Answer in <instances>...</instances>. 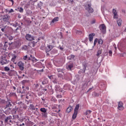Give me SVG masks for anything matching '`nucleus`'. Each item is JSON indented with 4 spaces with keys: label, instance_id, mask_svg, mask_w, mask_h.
<instances>
[{
    "label": "nucleus",
    "instance_id": "obj_17",
    "mask_svg": "<svg viewBox=\"0 0 126 126\" xmlns=\"http://www.w3.org/2000/svg\"><path fill=\"white\" fill-rule=\"evenodd\" d=\"M14 45L16 48H19L21 46V43H19V42H16L14 43Z\"/></svg>",
    "mask_w": 126,
    "mask_h": 126
},
{
    "label": "nucleus",
    "instance_id": "obj_49",
    "mask_svg": "<svg viewBox=\"0 0 126 126\" xmlns=\"http://www.w3.org/2000/svg\"><path fill=\"white\" fill-rule=\"evenodd\" d=\"M95 22H96V20H93L91 21V24H94V23H95Z\"/></svg>",
    "mask_w": 126,
    "mask_h": 126
},
{
    "label": "nucleus",
    "instance_id": "obj_8",
    "mask_svg": "<svg viewBox=\"0 0 126 126\" xmlns=\"http://www.w3.org/2000/svg\"><path fill=\"white\" fill-rule=\"evenodd\" d=\"M0 63H1L2 65H3V64H6V63H7V59H6V57H1Z\"/></svg>",
    "mask_w": 126,
    "mask_h": 126
},
{
    "label": "nucleus",
    "instance_id": "obj_11",
    "mask_svg": "<svg viewBox=\"0 0 126 126\" xmlns=\"http://www.w3.org/2000/svg\"><path fill=\"white\" fill-rule=\"evenodd\" d=\"M6 107H5V109H6V108H9L10 107H12V104H11V100H8L6 102Z\"/></svg>",
    "mask_w": 126,
    "mask_h": 126
},
{
    "label": "nucleus",
    "instance_id": "obj_10",
    "mask_svg": "<svg viewBox=\"0 0 126 126\" xmlns=\"http://www.w3.org/2000/svg\"><path fill=\"white\" fill-rule=\"evenodd\" d=\"M53 48L54 46L53 45L47 46L45 49L46 53H49V52H50V51H51Z\"/></svg>",
    "mask_w": 126,
    "mask_h": 126
},
{
    "label": "nucleus",
    "instance_id": "obj_54",
    "mask_svg": "<svg viewBox=\"0 0 126 126\" xmlns=\"http://www.w3.org/2000/svg\"><path fill=\"white\" fill-rule=\"evenodd\" d=\"M29 5H30V4L29 3H27L25 7H26V8H28V7H29Z\"/></svg>",
    "mask_w": 126,
    "mask_h": 126
},
{
    "label": "nucleus",
    "instance_id": "obj_51",
    "mask_svg": "<svg viewBox=\"0 0 126 126\" xmlns=\"http://www.w3.org/2000/svg\"><path fill=\"white\" fill-rule=\"evenodd\" d=\"M113 47L115 48V52H116L117 51V46L116 45V44H114Z\"/></svg>",
    "mask_w": 126,
    "mask_h": 126
},
{
    "label": "nucleus",
    "instance_id": "obj_52",
    "mask_svg": "<svg viewBox=\"0 0 126 126\" xmlns=\"http://www.w3.org/2000/svg\"><path fill=\"white\" fill-rule=\"evenodd\" d=\"M25 87L24 86L22 87L23 92L22 93H25V90L24 89Z\"/></svg>",
    "mask_w": 126,
    "mask_h": 126
},
{
    "label": "nucleus",
    "instance_id": "obj_15",
    "mask_svg": "<svg viewBox=\"0 0 126 126\" xmlns=\"http://www.w3.org/2000/svg\"><path fill=\"white\" fill-rule=\"evenodd\" d=\"M11 119H12V117H11V116L7 117L4 120L5 124H7V123H8V121H9V120H11Z\"/></svg>",
    "mask_w": 126,
    "mask_h": 126
},
{
    "label": "nucleus",
    "instance_id": "obj_12",
    "mask_svg": "<svg viewBox=\"0 0 126 126\" xmlns=\"http://www.w3.org/2000/svg\"><path fill=\"white\" fill-rule=\"evenodd\" d=\"M66 68L68 70H72V68H73V63H71L68 64Z\"/></svg>",
    "mask_w": 126,
    "mask_h": 126
},
{
    "label": "nucleus",
    "instance_id": "obj_31",
    "mask_svg": "<svg viewBox=\"0 0 126 126\" xmlns=\"http://www.w3.org/2000/svg\"><path fill=\"white\" fill-rule=\"evenodd\" d=\"M46 125V123H45V122H40L39 123V126H44Z\"/></svg>",
    "mask_w": 126,
    "mask_h": 126
},
{
    "label": "nucleus",
    "instance_id": "obj_44",
    "mask_svg": "<svg viewBox=\"0 0 126 126\" xmlns=\"http://www.w3.org/2000/svg\"><path fill=\"white\" fill-rule=\"evenodd\" d=\"M98 42V39L95 38L94 41V46L97 44V42Z\"/></svg>",
    "mask_w": 126,
    "mask_h": 126
},
{
    "label": "nucleus",
    "instance_id": "obj_16",
    "mask_svg": "<svg viewBox=\"0 0 126 126\" xmlns=\"http://www.w3.org/2000/svg\"><path fill=\"white\" fill-rule=\"evenodd\" d=\"M37 106H38V105H36L35 106L33 104H30V110H32V111H35V110H36V107H37Z\"/></svg>",
    "mask_w": 126,
    "mask_h": 126
},
{
    "label": "nucleus",
    "instance_id": "obj_9",
    "mask_svg": "<svg viewBox=\"0 0 126 126\" xmlns=\"http://www.w3.org/2000/svg\"><path fill=\"white\" fill-rule=\"evenodd\" d=\"M2 20L4 22H9V16L7 15H4L3 16Z\"/></svg>",
    "mask_w": 126,
    "mask_h": 126
},
{
    "label": "nucleus",
    "instance_id": "obj_33",
    "mask_svg": "<svg viewBox=\"0 0 126 126\" xmlns=\"http://www.w3.org/2000/svg\"><path fill=\"white\" fill-rule=\"evenodd\" d=\"M16 56L14 55L11 59L12 62H13V63H14L15 62V59H16Z\"/></svg>",
    "mask_w": 126,
    "mask_h": 126
},
{
    "label": "nucleus",
    "instance_id": "obj_22",
    "mask_svg": "<svg viewBox=\"0 0 126 126\" xmlns=\"http://www.w3.org/2000/svg\"><path fill=\"white\" fill-rule=\"evenodd\" d=\"M77 113L78 112H75L74 111V113H73V114L72 115V119H73V120H75V119H76V117L77 116Z\"/></svg>",
    "mask_w": 126,
    "mask_h": 126
},
{
    "label": "nucleus",
    "instance_id": "obj_2",
    "mask_svg": "<svg viewBox=\"0 0 126 126\" xmlns=\"http://www.w3.org/2000/svg\"><path fill=\"white\" fill-rule=\"evenodd\" d=\"M118 48L121 49L122 51H125L126 49V43L125 39H122V41H120L118 44Z\"/></svg>",
    "mask_w": 126,
    "mask_h": 126
},
{
    "label": "nucleus",
    "instance_id": "obj_1",
    "mask_svg": "<svg viewBox=\"0 0 126 126\" xmlns=\"http://www.w3.org/2000/svg\"><path fill=\"white\" fill-rule=\"evenodd\" d=\"M23 59L25 61H26V60H28V61H32V63L37 62V59H36L35 57H33L32 54H28L26 56L24 57Z\"/></svg>",
    "mask_w": 126,
    "mask_h": 126
},
{
    "label": "nucleus",
    "instance_id": "obj_58",
    "mask_svg": "<svg viewBox=\"0 0 126 126\" xmlns=\"http://www.w3.org/2000/svg\"><path fill=\"white\" fill-rule=\"evenodd\" d=\"M9 0L10 1H11L12 4H13V3H14V1H13V0Z\"/></svg>",
    "mask_w": 126,
    "mask_h": 126
},
{
    "label": "nucleus",
    "instance_id": "obj_40",
    "mask_svg": "<svg viewBox=\"0 0 126 126\" xmlns=\"http://www.w3.org/2000/svg\"><path fill=\"white\" fill-rule=\"evenodd\" d=\"M28 82H29V81L27 80H24L23 81H22V83L23 84H25V83H28Z\"/></svg>",
    "mask_w": 126,
    "mask_h": 126
},
{
    "label": "nucleus",
    "instance_id": "obj_37",
    "mask_svg": "<svg viewBox=\"0 0 126 126\" xmlns=\"http://www.w3.org/2000/svg\"><path fill=\"white\" fill-rule=\"evenodd\" d=\"M26 103L28 105H29V104L32 103V100H26Z\"/></svg>",
    "mask_w": 126,
    "mask_h": 126
},
{
    "label": "nucleus",
    "instance_id": "obj_43",
    "mask_svg": "<svg viewBox=\"0 0 126 126\" xmlns=\"http://www.w3.org/2000/svg\"><path fill=\"white\" fill-rule=\"evenodd\" d=\"M42 115L43 117H44V118H47V112L42 113Z\"/></svg>",
    "mask_w": 126,
    "mask_h": 126
},
{
    "label": "nucleus",
    "instance_id": "obj_14",
    "mask_svg": "<svg viewBox=\"0 0 126 126\" xmlns=\"http://www.w3.org/2000/svg\"><path fill=\"white\" fill-rule=\"evenodd\" d=\"M112 12L114 14L113 18H115V19L118 18V13L117 12V10H116V9H113Z\"/></svg>",
    "mask_w": 126,
    "mask_h": 126
},
{
    "label": "nucleus",
    "instance_id": "obj_13",
    "mask_svg": "<svg viewBox=\"0 0 126 126\" xmlns=\"http://www.w3.org/2000/svg\"><path fill=\"white\" fill-rule=\"evenodd\" d=\"M95 36V33H91L89 35V39L90 42H92L93 41V38Z\"/></svg>",
    "mask_w": 126,
    "mask_h": 126
},
{
    "label": "nucleus",
    "instance_id": "obj_6",
    "mask_svg": "<svg viewBox=\"0 0 126 126\" xmlns=\"http://www.w3.org/2000/svg\"><path fill=\"white\" fill-rule=\"evenodd\" d=\"M18 66L19 67V69L22 71L24 70V63L20 61L18 63Z\"/></svg>",
    "mask_w": 126,
    "mask_h": 126
},
{
    "label": "nucleus",
    "instance_id": "obj_57",
    "mask_svg": "<svg viewBox=\"0 0 126 126\" xmlns=\"http://www.w3.org/2000/svg\"><path fill=\"white\" fill-rule=\"evenodd\" d=\"M53 83H56L57 84V83H58V82H57V80H54L53 81Z\"/></svg>",
    "mask_w": 126,
    "mask_h": 126
},
{
    "label": "nucleus",
    "instance_id": "obj_3",
    "mask_svg": "<svg viewBox=\"0 0 126 126\" xmlns=\"http://www.w3.org/2000/svg\"><path fill=\"white\" fill-rule=\"evenodd\" d=\"M85 8L89 13H93L94 12V9L91 7V3L86 4L85 6Z\"/></svg>",
    "mask_w": 126,
    "mask_h": 126
},
{
    "label": "nucleus",
    "instance_id": "obj_36",
    "mask_svg": "<svg viewBox=\"0 0 126 126\" xmlns=\"http://www.w3.org/2000/svg\"><path fill=\"white\" fill-rule=\"evenodd\" d=\"M34 115L36 116H39V111L38 110H35L33 113Z\"/></svg>",
    "mask_w": 126,
    "mask_h": 126
},
{
    "label": "nucleus",
    "instance_id": "obj_28",
    "mask_svg": "<svg viewBox=\"0 0 126 126\" xmlns=\"http://www.w3.org/2000/svg\"><path fill=\"white\" fill-rule=\"evenodd\" d=\"M16 119H19V116L18 115H13V120H16Z\"/></svg>",
    "mask_w": 126,
    "mask_h": 126
},
{
    "label": "nucleus",
    "instance_id": "obj_27",
    "mask_svg": "<svg viewBox=\"0 0 126 126\" xmlns=\"http://www.w3.org/2000/svg\"><path fill=\"white\" fill-rule=\"evenodd\" d=\"M101 54H102V50H99L97 51V53L96 54V56L99 58V57L100 56V55H101Z\"/></svg>",
    "mask_w": 126,
    "mask_h": 126
},
{
    "label": "nucleus",
    "instance_id": "obj_5",
    "mask_svg": "<svg viewBox=\"0 0 126 126\" xmlns=\"http://www.w3.org/2000/svg\"><path fill=\"white\" fill-rule=\"evenodd\" d=\"M25 38L27 41H33V40H34V36L29 33H28L26 35Z\"/></svg>",
    "mask_w": 126,
    "mask_h": 126
},
{
    "label": "nucleus",
    "instance_id": "obj_20",
    "mask_svg": "<svg viewBox=\"0 0 126 126\" xmlns=\"http://www.w3.org/2000/svg\"><path fill=\"white\" fill-rule=\"evenodd\" d=\"M35 44H36V42L34 41H32L29 43L28 46H30L31 47H35Z\"/></svg>",
    "mask_w": 126,
    "mask_h": 126
},
{
    "label": "nucleus",
    "instance_id": "obj_19",
    "mask_svg": "<svg viewBox=\"0 0 126 126\" xmlns=\"http://www.w3.org/2000/svg\"><path fill=\"white\" fill-rule=\"evenodd\" d=\"M57 21H59V17H56L54 18L51 21V23H55V22H57Z\"/></svg>",
    "mask_w": 126,
    "mask_h": 126
},
{
    "label": "nucleus",
    "instance_id": "obj_46",
    "mask_svg": "<svg viewBox=\"0 0 126 126\" xmlns=\"http://www.w3.org/2000/svg\"><path fill=\"white\" fill-rule=\"evenodd\" d=\"M19 12H23V8L20 7L19 9Z\"/></svg>",
    "mask_w": 126,
    "mask_h": 126
},
{
    "label": "nucleus",
    "instance_id": "obj_45",
    "mask_svg": "<svg viewBox=\"0 0 126 126\" xmlns=\"http://www.w3.org/2000/svg\"><path fill=\"white\" fill-rule=\"evenodd\" d=\"M70 57V58H69V60H71V59H74V58H75V56L72 55H71Z\"/></svg>",
    "mask_w": 126,
    "mask_h": 126
},
{
    "label": "nucleus",
    "instance_id": "obj_26",
    "mask_svg": "<svg viewBox=\"0 0 126 126\" xmlns=\"http://www.w3.org/2000/svg\"><path fill=\"white\" fill-rule=\"evenodd\" d=\"M28 49H29V47L27 45H24L22 47V50H24V51H27Z\"/></svg>",
    "mask_w": 126,
    "mask_h": 126
},
{
    "label": "nucleus",
    "instance_id": "obj_7",
    "mask_svg": "<svg viewBox=\"0 0 126 126\" xmlns=\"http://www.w3.org/2000/svg\"><path fill=\"white\" fill-rule=\"evenodd\" d=\"M118 109L119 110V111H123V110L125 109V107H124V103H123L122 101L119 102Z\"/></svg>",
    "mask_w": 126,
    "mask_h": 126
},
{
    "label": "nucleus",
    "instance_id": "obj_32",
    "mask_svg": "<svg viewBox=\"0 0 126 126\" xmlns=\"http://www.w3.org/2000/svg\"><path fill=\"white\" fill-rule=\"evenodd\" d=\"M4 69L5 71H9L10 70V69L8 66L4 67Z\"/></svg>",
    "mask_w": 126,
    "mask_h": 126
},
{
    "label": "nucleus",
    "instance_id": "obj_23",
    "mask_svg": "<svg viewBox=\"0 0 126 126\" xmlns=\"http://www.w3.org/2000/svg\"><path fill=\"white\" fill-rule=\"evenodd\" d=\"M40 111L42 113H47V109H46L45 108H40Z\"/></svg>",
    "mask_w": 126,
    "mask_h": 126
},
{
    "label": "nucleus",
    "instance_id": "obj_21",
    "mask_svg": "<svg viewBox=\"0 0 126 126\" xmlns=\"http://www.w3.org/2000/svg\"><path fill=\"white\" fill-rule=\"evenodd\" d=\"M79 109V104H77L76 105V107L74 109V112L76 113H78V110Z\"/></svg>",
    "mask_w": 126,
    "mask_h": 126
},
{
    "label": "nucleus",
    "instance_id": "obj_24",
    "mask_svg": "<svg viewBox=\"0 0 126 126\" xmlns=\"http://www.w3.org/2000/svg\"><path fill=\"white\" fill-rule=\"evenodd\" d=\"M71 111H72V107H69L67 108L66 111L67 112V113H70V112H71Z\"/></svg>",
    "mask_w": 126,
    "mask_h": 126
},
{
    "label": "nucleus",
    "instance_id": "obj_18",
    "mask_svg": "<svg viewBox=\"0 0 126 126\" xmlns=\"http://www.w3.org/2000/svg\"><path fill=\"white\" fill-rule=\"evenodd\" d=\"M34 89L35 91H39L40 90L39 89V84H34Z\"/></svg>",
    "mask_w": 126,
    "mask_h": 126
},
{
    "label": "nucleus",
    "instance_id": "obj_62",
    "mask_svg": "<svg viewBox=\"0 0 126 126\" xmlns=\"http://www.w3.org/2000/svg\"><path fill=\"white\" fill-rule=\"evenodd\" d=\"M48 77H49V78L50 79H52V78L53 77V76H48Z\"/></svg>",
    "mask_w": 126,
    "mask_h": 126
},
{
    "label": "nucleus",
    "instance_id": "obj_41",
    "mask_svg": "<svg viewBox=\"0 0 126 126\" xmlns=\"http://www.w3.org/2000/svg\"><path fill=\"white\" fill-rule=\"evenodd\" d=\"M56 90L57 91H59V90H61V88L59 86H56Z\"/></svg>",
    "mask_w": 126,
    "mask_h": 126
},
{
    "label": "nucleus",
    "instance_id": "obj_63",
    "mask_svg": "<svg viewBox=\"0 0 126 126\" xmlns=\"http://www.w3.org/2000/svg\"><path fill=\"white\" fill-rule=\"evenodd\" d=\"M1 30L2 32H4V28L1 29Z\"/></svg>",
    "mask_w": 126,
    "mask_h": 126
},
{
    "label": "nucleus",
    "instance_id": "obj_60",
    "mask_svg": "<svg viewBox=\"0 0 126 126\" xmlns=\"http://www.w3.org/2000/svg\"><path fill=\"white\" fill-rule=\"evenodd\" d=\"M59 49H60V50H61V51H63V47H60Z\"/></svg>",
    "mask_w": 126,
    "mask_h": 126
},
{
    "label": "nucleus",
    "instance_id": "obj_42",
    "mask_svg": "<svg viewBox=\"0 0 126 126\" xmlns=\"http://www.w3.org/2000/svg\"><path fill=\"white\" fill-rule=\"evenodd\" d=\"M94 95L95 97H99V94H97V93H94Z\"/></svg>",
    "mask_w": 126,
    "mask_h": 126
},
{
    "label": "nucleus",
    "instance_id": "obj_64",
    "mask_svg": "<svg viewBox=\"0 0 126 126\" xmlns=\"http://www.w3.org/2000/svg\"><path fill=\"white\" fill-rule=\"evenodd\" d=\"M59 77H63V75L60 74L58 75Z\"/></svg>",
    "mask_w": 126,
    "mask_h": 126
},
{
    "label": "nucleus",
    "instance_id": "obj_59",
    "mask_svg": "<svg viewBox=\"0 0 126 126\" xmlns=\"http://www.w3.org/2000/svg\"><path fill=\"white\" fill-rule=\"evenodd\" d=\"M13 9H11L9 11V12H13Z\"/></svg>",
    "mask_w": 126,
    "mask_h": 126
},
{
    "label": "nucleus",
    "instance_id": "obj_50",
    "mask_svg": "<svg viewBox=\"0 0 126 126\" xmlns=\"http://www.w3.org/2000/svg\"><path fill=\"white\" fill-rule=\"evenodd\" d=\"M16 126H22V124H20V122H17Z\"/></svg>",
    "mask_w": 126,
    "mask_h": 126
},
{
    "label": "nucleus",
    "instance_id": "obj_29",
    "mask_svg": "<svg viewBox=\"0 0 126 126\" xmlns=\"http://www.w3.org/2000/svg\"><path fill=\"white\" fill-rule=\"evenodd\" d=\"M0 103L1 104H5V103H6V102L5 101V100L1 99V98H0Z\"/></svg>",
    "mask_w": 126,
    "mask_h": 126
},
{
    "label": "nucleus",
    "instance_id": "obj_61",
    "mask_svg": "<svg viewBox=\"0 0 126 126\" xmlns=\"http://www.w3.org/2000/svg\"><path fill=\"white\" fill-rule=\"evenodd\" d=\"M10 67H11V69L14 68V66H13L12 65H10Z\"/></svg>",
    "mask_w": 126,
    "mask_h": 126
},
{
    "label": "nucleus",
    "instance_id": "obj_39",
    "mask_svg": "<svg viewBox=\"0 0 126 126\" xmlns=\"http://www.w3.org/2000/svg\"><path fill=\"white\" fill-rule=\"evenodd\" d=\"M98 44H100V45H102L103 44V40L102 39H99L98 41Z\"/></svg>",
    "mask_w": 126,
    "mask_h": 126
},
{
    "label": "nucleus",
    "instance_id": "obj_34",
    "mask_svg": "<svg viewBox=\"0 0 126 126\" xmlns=\"http://www.w3.org/2000/svg\"><path fill=\"white\" fill-rule=\"evenodd\" d=\"M7 38H8V39L10 40V41H11V40H13V37L11 35L7 36Z\"/></svg>",
    "mask_w": 126,
    "mask_h": 126
},
{
    "label": "nucleus",
    "instance_id": "obj_25",
    "mask_svg": "<svg viewBox=\"0 0 126 126\" xmlns=\"http://www.w3.org/2000/svg\"><path fill=\"white\" fill-rule=\"evenodd\" d=\"M117 24L118 26H121L122 25V20L121 19H119L117 20Z\"/></svg>",
    "mask_w": 126,
    "mask_h": 126
},
{
    "label": "nucleus",
    "instance_id": "obj_35",
    "mask_svg": "<svg viewBox=\"0 0 126 126\" xmlns=\"http://www.w3.org/2000/svg\"><path fill=\"white\" fill-rule=\"evenodd\" d=\"M10 96H13L14 97H16V94L15 93H11L10 94Z\"/></svg>",
    "mask_w": 126,
    "mask_h": 126
},
{
    "label": "nucleus",
    "instance_id": "obj_48",
    "mask_svg": "<svg viewBox=\"0 0 126 126\" xmlns=\"http://www.w3.org/2000/svg\"><path fill=\"white\" fill-rule=\"evenodd\" d=\"M108 53H109V56L110 57H112V55L113 54V52H112V51L110 50Z\"/></svg>",
    "mask_w": 126,
    "mask_h": 126
},
{
    "label": "nucleus",
    "instance_id": "obj_47",
    "mask_svg": "<svg viewBox=\"0 0 126 126\" xmlns=\"http://www.w3.org/2000/svg\"><path fill=\"white\" fill-rule=\"evenodd\" d=\"M47 83H48V82L46 81H43L42 82V84H43V85H45V84H47Z\"/></svg>",
    "mask_w": 126,
    "mask_h": 126
},
{
    "label": "nucleus",
    "instance_id": "obj_4",
    "mask_svg": "<svg viewBox=\"0 0 126 126\" xmlns=\"http://www.w3.org/2000/svg\"><path fill=\"white\" fill-rule=\"evenodd\" d=\"M106 26L105 24H101L99 26V29L103 34L106 33Z\"/></svg>",
    "mask_w": 126,
    "mask_h": 126
},
{
    "label": "nucleus",
    "instance_id": "obj_30",
    "mask_svg": "<svg viewBox=\"0 0 126 126\" xmlns=\"http://www.w3.org/2000/svg\"><path fill=\"white\" fill-rule=\"evenodd\" d=\"M92 113V111L91 110H87L86 112L85 113V114L87 115H89V114H91Z\"/></svg>",
    "mask_w": 126,
    "mask_h": 126
},
{
    "label": "nucleus",
    "instance_id": "obj_53",
    "mask_svg": "<svg viewBox=\"0 0 126 126\" xmlns=\"http://www.w3.org/2000/svg\"><path fill=\"white\" fill-rule=\"evenodd\" d=\"M60 92H61V93H62V94H63V93H64V91L61 89L60 90Z\"/></svg>",
    "mask_w": 126,
    "mask_h": 126
},
{
    "label": "nucleus",
    "instance_id": "obj_38",
    "mask_svg": "<svg viewBox=\"0 0 126 126\" xmlns=\"http://www.w3.org/2000/svg\"><path fill=\"white\" fill-rule=\"evenodd\" d=\"M83 66H84V68H83L84 72H85V70H86V67L87 66V65L86 64H83Z\"/></svg>",
    "mask_w": 126,
    "mask_h": 126
},
{
    "label": "nucleus",
    "instance_id": "obj_55",
    "mask_svg": "<svg viewBox=\"0 0 126 126\" xmlns=\"http://www.w3.org/2000/svg\"><path fill=\"white\" fill-rule=\"evenodd\" d=\"M58 72H63V70L61 69H58Z\"/></svg>",
    "mask_w": 126,
    "mask_h": 126
},
{
    "label": "nucleus",
    "instance_id": "obj_56",
    "mask_svg": "<svg viewBox=\"0 0 126 126\" xmlns=\"http://www.w3.org/2000/svg\"><path fill=\"white\" fill-rule=\"evenodd\" d=\"M57 98H62V95L58 94L57 95Z\"/></svg>",
    "mask_w": 126,
    "mask_h": 126
}]
</instances>
